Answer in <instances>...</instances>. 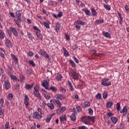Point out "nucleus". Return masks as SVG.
Returning a JSON list of instances; mask_svg holds the SVG:
<instances>
[{
    "mask_svg": "<svg viewBox=\"0 0 129 129\" xmlns=\"http://www.w3.org/2000/svg\"><path fill=\"white\" fill-rule=\"evenodd\" d=\"M28 55L29 56V57H33L34 56V53L32 51H29L28 52Z\"/></svg>",
    "mask_w": 129,
    "mask_h": 129,
    "instance_id": "4d7b16f0",
    "label": "nucleus"
},
{
    "mask_svg": "<svg viewBox=\"0 0 129 129\" xmlns=\"http://www.w3.org/2000/svg\"><path fill=\"white\" fill-rule=\"evenodd\" d=\"M101 84L103 86H109L111 85V82L109 81V78H103L102 79Z\"/></svg>",
    "mask_w": 129,
    "mask_h": 129,
    "instance_id": "1a4fd4ad",
    "label": "nucleus"
},
{
    "mask_svg": "<svg viewBox=\"0 0 129 129\" xmlns=\"http://www.w3.org/2000/svg\"><path fill=\"white\" fill-rule=\"evenodd\" d=\"M42 109L40 108H38L37 111L34 112L33 113L32 117L33 118H35V119H38V120L40 119H42Z\"/></svg>",
    "mask_w": 129,
    "mask_h": 129,
    "instance_id": "20e7f679",
    "label": "nucleus"
},
{
    "mask_svg": "<svg viewBox=\"0 0 129 129\" xmlns=\"http://www.w3.org/2000/svg\"><path fill=\"white\" fill-rule=\"evenodd\" d=\"M13 97H14V95H13V94H8L7 96V98L8 100H12V99H13Z\"/></svg>",
    "mask_w": 129,
    "mask_h": 129,
    "instance_id": "2f4dec72",
    "label": "nucleus"
},
{
    "mask_svg": "<svg viewBox=\"0 0 129 129\" xmlns=\"http://www.w3.org/2000/svg\"><path fill=\"white\" fill-rule=\"evenodd\" d=\"M5 129H11V127H10V122H9V121L6 122Z\"/></svg>",
    "mask_w": 129,
    "mask_h": 129,
    "instance_id": "58836bf2",
    "label": "nucleus"
},
{
    "mask_svg": "<svg viewBox=\"0 0 129 129\" xmlns=\"http://www.w3.org/2000/svg\"><path fill=\"white\" fill-rule=\"evenodd\" d=\"M47 106H48L50 109H54L55 108V106H54L52 103H48Z\"/></svg>",
    "mask_w": 129,
    "mask_h": 129,
    "instance_id": "ea45409f",
    "label": "nucleus"
},
{
    "mask_svg": "<svg viewBox=\"0 0 129 129\" xmlns=\"http://www.w3.org/2000/svg\"><path fill=\"white\" fill-rule=\"evenodd\" d=\"M0 38L1 39H4L5 38V33H4V31L0 29Z\"/></svg>",
    "mask_w": 129,
    "mask_h": 129,
    "instance_id": "72a5a7b5",
    "label": "nucleus"
},
{
    "mask_svg": "<svg viewBox=\"0 0 129 129\" xmlns=\"http://www.w3.org/2000/svg\"><path fill=\"white\" fill-rule=\"evenodd\" d=\"M16 16L17 19H14V21L18 26L21 27L20 22H22V19L21 18V17H22V11L21 10H18L16 13Z\"/></svg>",
    "mask_w": 129,
    "mask_h": 129,
    "instance_id": "f03ea898",
    "label": "nucleus"
},
{
    "mask_svg": "<svg viewBox=\"0 0 129 129\" xmlns=\"http://www.w3.org/2000/svg\"><path fill=\"white\" fill-rule=\"evenodd\" d=\"M27 35L28 38H29L30 40H33L34 39V37H33V34H32V33L28 32Z\"/></svg>",
    "mask_w": 129,
    "mask_h": 129,
    "instance_id": "a19ab883",
    "label": "nucleus"
},
{
    "mask_svg": "<svg viewBox=\"0 0 129 129\" xmlns=\"http://www.w3.org/2000/svg\"><path fill=\"white\" fill-rule=\"evenodd\" d=\"M5 45L8 48H12L13 47V44L10 39H7L5 40Z\"/></svg>",
    "mask_w": 129,
    "mask_h": 129,
    "instance_id": "a211bd4d",
    "label": "nucleus"
},
{
    "mask_svg": "<svg viewBox=\"0 0 129 129\" xmlns=\"http://www.w3.org/2000/svg\"><path fill=\"white\" fill-rule=\"evenodd\" d=\"M103 20H97L95 22V25H99L100 24H103Z\"/></svg>",
    "mask_w": 129,
    "mask_h": 129,
    "instance_id": "4c0bfd02",
    "label": "nucleus"
},
{
    "mask_svg": "<svg viewBox=\"0 0 129 129\" xmlns=\"http://www.w3.org/2000/svg\"><path fill=\"white\" fill-rule=\"evenodd\" d=\"M40 89V86L36 85L34 87L33 95L35 96L36 97L38 98L40 100H42V96L39 92Z\"/></svg>",
    "mask_w": 129,
    "mask_h": 129,
    "instance_id": "7ed1b4c3",
    "label": "nucleus"
},
{
    "mask_svg": "<svg viewBox=\"0 0 129 129\" xmlns=\"http://www.w3.org/2000/svg\"><path fill=\"white\" fill-rule=\"evenodd\" d=\"M10 77L12 80H18V78H17V76L14 75H10Z\"/></svg>",
    "mask_w": 129,
    "mask_h": 129,
    "instance_id": "7c9ffc66",
    "label": "nucleus"
},
{
    "mask_svg": "<svg viewBox=\"0 0 129 129\" xmlns=\"http://www.w3.org/2000/svg\"><path fill=\"white\" fill-rule=\"evenodd\" d=\"M76 25H81L82 26H85V22L82 21H77L75 22Z\"/></svg>",
    "mask_w": 129,
    "mask_h": 129,
    "instance_id": "a878e982",
    "label": "nucleus"
},
{
    "mask_svg": "<svg viewBox=\"0 0 129 129\" xmlns=\"http://www.w3.org/2000/svg\"><path fill=\"white\" fill-rule=\"evenodd\" d=\"M24 104L27 109H30V99L28 95H25L24 96Z\"/></svg>",
    "mask_w": 129,
    "mask_h": 129,
    "instance_id": "6e6552de",
    "label": "nucleus"
},
{
    "mask_svg": "<svg viewBox=\"0 0 129 129\" xmlns=\"http://www.w3.org/2000/svg\"><path fill=\"white\" fill-rule=\"evenodd\" d=\"M55 98L58 99V100H64V99H66V96L60 94H56L55 95Z\"/></svg>",
    "mask_w": 129,
    "mask_h": 129,
    "instance_id": "4468645a",
    "label": "nucleus"
},
{
    "mask_svg": "<svg viewBox=\"0 0 129 129\" xmlns=\"http://www.w3.org/2000/svg\"><path fill=\"white\" fill-rule=\"evenodd\" d=\"M83 11L85 13V14L87 16H90L91 15V12H90V11H89L88 9H83Z\"/></svg>",
    "mask_w": 129,
    "mask_h": 129,
    "instance_id": "393cba45",
    "label": "nucleus"
},
{
    "mask_svg": "<svg viewBox=\"0 0 129 129\" xmlns=\"http://www.w3.org/2000/svg\"><path fill=\"white\" fill-rule=\"evenodd\" d=\"M112 105H113V103L112 102L108 101L106 103V108H111Z\"/></svg>",
    "mask_w": 129,
    "mask_h": 129,
    "instance_id": "b1692460",
    "label": "nucleus"
},
{
    "mask_svg": "<svg viewBox=\"0 0 129 129\" xmlns=\"http://www.w3.org/2000/svg\"><path fill=\"white\" fill-rule=\"evenodd\" d=\"M65 37L66 40H68V41H70V36H69L68 34H65Z\"/></svg>",
    "mask_w": 129,
    "mask_h": 129,
    "instance_id": "6e6d98bb",
    "label": "nucleus"
},
{
    "mask_svg": "<svg viewBox=\"0 0 129 129\" xmlns=\"http://www.w3.org/2000/svg\"><path fill=\"white\" fill-rule=\"evenodd\" d=\"M76 107L78 111H81V108L80 106H77Z\"/></svg>",
    "mask_w": 129,
    "mask_h": 129,
    "instance_id": "774afa93",
    "label": "nucleus"
},
{
    "mask_svg": "<svg viewBox=\"0 0 129 129\" xmlns=\"http://www.w3.org/2000/svg\"><path fill=\"white\" fill-rule=\"evenodd\" d=\"M62 78H63V77L61 74H58L56 77V79L57 80V81H61V80H62Z\"/></svg>",
    "mask_w": 129,
    "mask_h": 129,
    "instance_id": "c756f323",
    "label": "nucleus"
},
{
    "mask_svg": "<svg viewBox=\"0 0 129 129\" xmlns=\"http://www.w3.org/2000/svg\"><path fill=\"white\" fill-rule=\"evenodd\" d=\"M96 99H98L99 100H101V99L102 98V97H101V94L100 93H98L96 95Z\"/></svg>",
    "mask_w": 129,
    "mask_h": 129,
    "instance_id": "f704fd0d",
    "label": "nucleus"
},
{
    "mask_svg": "<svg viewBox=\"0 0 129 129\" xmlns=\"http://www.w3.org/2000/svg\"><path fill=\"white\" fill-rule=\"evenodd\" d=\"M55 103L56 104H57V105H58L59 107H61V106H62V103H61V102L59 100H56L55 101Z\"/></svg>",
    "mask_w": 129,
    "mask_h": 129,
    "instance_id": "37998d69",
    "label": "nucleus"
},
{
    "mask_svg": "<svg viewBox=\"0 0 129 129\" xmlns=\"http://www.w3.org/2000/svg\"><path fill=\"white\" fill-rule=\"evenodd\" d=\"M78 129H87V128H86V126H79L78 127Z\"/></svg>",
    "mask_w": 129,
    "mask_h": 129,
    "instance_id": "052dcab7",
    "label": "nucleus"
},
{
    "mask_svg": "<svg viewBox=\"0 0 129 129\" xmlns=\"http://www.w3.org/2000/svg\"><path fill=\"white\" fill-rule=\"evenodd\" d=\"M111 120L113 123L115 124L117 121H118V118L116 117L113 116L111 117Z\"/></svg>",
    "mask_w": 129,
    "mask_h": 129,
    "instance_id": "412c9836",
    "label": "nucleus"
},
{
    "mask_svg": "<svg viewBox=\"0 0 129 129\" xmlns=\"http://www.w3.org/2000/svg\"><path fill=\"white\" fill-rule=\"evenodd\" d=\"M89 114L90 115H93V110H92V108H89Z\"/></svg>",
    "mask_w": 129,
    "mask_h": 129,
    "instance_id": "5fc2aeb1",
    "label": "nucleus"
},
{
    "mask_svg": "<svg viewBox=\"0 0 129 129\" xmlns=\"http://www.w3.org/2000/svg\"><path fill=\"white\" fill-rule=\"evenodd\" d=\"M70 118L73 121H75L76 120V115H75V113H73L72 115H71Z\"/></svg>",
    "mask_w": 129,
    "mask_h": 129,
    "instance_id": "cd10ccee",
    "label": "nucleus"
},
{
    "mask_svg": "<svg viewBox=\"0 0 129 129\" xmlns=\"http://www.w3.org/2000/svg\"><path fill=\"white\" fill-rule=\"evenodd\" d=\"M62 16H63V13H62L61 12H59L57 14V17L58 18H61V17H62Z\"/></svg>",
    "mask_w": 129,
    "mask_h": 129,
    "instance_id": "13d9d810",
    "label": "nucleus"
},
{
    "mask_svg": "<svg viewBox=\"0 0 129 129\" xmlns=\"http://www.w3.org/2000/svg\"><path fill=\"white\" fill-rule=\"evenodd\" d=\"M74 60L76 61V63H77V64H78L79 63V60H78V59H77V58L75 57Z\"/></svg>",
    "mask_w": 129,
    "mask_h": 129,
    "instance_id": "338daca9",
    "label": "nucleus"
},
{
    "mask_svg": "<svg viewBox=\"0 0 129 129\" xmlns=\"http://www.w3.org/2000/svg\"><path fill=\"white\" fill-rule=\"evenodd\" d=\"M103 7L104 8H105V10H107V11H110V10H111V8H110V6L104 4Z\"/></svg>",
    "mask_w": 129,
    "mask_h": 129,
    "instance_id": "e433bc0d",
    "label": "nucleus"
},
{
    "mask_svg": "<svg viewBox=\"0 0 129 129\" xmlns=\"http://www.w3.org/2000/svg\"><path fill=\"white\" fill-rule=\"evenodd\" d=\"M42 92H43V94L44 95L45 98L46 99H50L51 98V96H50V94L49 93L47 92L46 90H44V89H42Z\"/></svg>",
    "mask_w": 129,
    "mask_h": 129,
    "instance_id": "2eb2a0df",
    "label": "nucleus"
},
{
    "mask_svg": "<svg viewBox=\"0 0 129 129\" xmlns=\"http://www.w3.org/2000/svg\"><path fill=\"white\" fill-rule=\"evenodd\" d=\"M5 88L6 90H9L11 88V83L9 80H6L5 82Z\"/></svg>",
    "mask_w": 129,
    "mask_h": 129,
    "instance_id": "f3484780",
    "label": "nucleus"
},
{
    "mask_svg": "<svg viewBox=\"0 0 129 129\" xmlns=\"http://www.w3.org/2000/svg\"><path fill=\"white\" fill-rule=\"evenodd\" d=\"M0 115H3V116L5 115V110L3 108H0Z\"/></svg>",
    "mask_w": 129,
    "mask_h": 129,
    "instance_id": "09e8293b",
    "label": "nucleus"
},
{
    "mask_svg": "<svg viewBox=\"0 0 129 129\" xmlns=\"http://www.w3.org/2000/svg\"><path fill=\"white\" fill-rule=\"evenodd\" d=\"M59 91H60V92H62V93H65V92H66V89L60 87L59 88Z\"/></svg>",
    "mask_w": 129,
    "mask_h": 129,
    "instance_id": "de8ad7c7",
    "label": "nucleus"
},
{
    "mask_svg": "<svg viewBox=\"0 0 129 129\" xmlns=\"http://www.w3.org/2000/svg\"><path fill=\"white\" fill-rule=\"evenodd\" d=\"M66 109H67L66 106L59 107V108L56 110V113L57 114H61V113H63V112L66 110Z\"/></svg>",
    "mask_w": 129,
    "mask_h": 129,
    "instance_id": "9b49d317",
    "label": "nucleus"
},
{
    "mask_svg": "<svg viewBox=\"0 0 129 129\" xmlns=\"http://www.w3.org/2000/svg\"><path fill=\"white\" fill-rule=\"evenodd\" d=\"M50 90H52L53 92H56L57 90H58V89L57 88L54 87V86H51L49 88Z\"/></svg>",
    "mask_w": 129,
    "mask_h": 129,
    "instance_id": "c9c22d12",
    "label": "nucleus"
},
{
    "mask_svg": "<svg viewBox=\"0 0 129 129\" xmlns=\"http://www.w3.org/2000/svg\"><path fill=\"white\" fill-rule=\"evenodd\" d=\"M59 119L61 123H64L65 121H67L66 114H62L61 116L59 117Z\"/></svg>",
    "mask_w": 129,
    "mask_h": 129,
    "instance_id": "dca6fc26",
    "label": "nucleus"
},
{
    "mask_svg": "<svg viewBox=\"0 0 129 129\" xmlns=\"http://www.w3.org/2000/svg\"><path fill=\"white\" fill-rule=\"evenodd\" d=\"M107 92L105 91L103 92V98L104 99H106V98H107V96H108V94H107Z\"/></svg>",
    "mask_w": 129,
    "mask_h": 129,
    "instance_id": "79ce46f5",
    "label": "nucleus"
},
{
    "mask_svg": "<svg viewBox=\"0 0 129 129\" xmlns=\"http://www.w3.org/2000/svg\"><path fill=\"white\" fill-rule=\"evenodd\" d=\"M8 34L9 35L10 37L12 36V33L16 37H18L19 36V33H18V31L16 30V28L10 27L9 29H8Z\"/></svg>",
    "mask_w": 129,
    "mask_h": 129,
    "instance_id": "423d86ee",
    "label": "nucleus"
},
{
    "mask_svg": "<svg viewBox=\"0 0 129 129\" xmlns=\"http://www.w3.org/2000/svg\"><path fill=\"white\" fill-rule=\"evenodd\" d=\"M70 63L72 64L73 67H76V64H75V62L72 60H70Z\"/></svg>",
    "mask_w": 129,
    "mask_h": 129,
    "instance_id": "bf43d9fd",
    "label": "nucleus"
},
{
    "mask_svg": "<svg viewBox=\"0 0 129 129\" xmlns=\"http://www.w3.org/2000/svg\"><path fill=\"white\" fill-rule=\"evenodd\" d=\"M81 120L85 122V124H92L91 122L93 123L95 122V119H96V116H84L81 117Z\"/></svg>",
    "mask_w": 129,
    "mask_h": 129,
    "instance_id": "f257e3e1",
    "label": "nucleus"
},
{
    "mask_svg": "<svg viewBox=\"0 0 129 129\" xmlns=\"http://www.w3.org/2000/svg\"><path fill=\"white\" fill-rule=\"evenodd\" d=\"M20 80L18 79L17 81H18L19 82L20 81V82H23V81H24V79H25L24 76L22 75L20 76Z\"/></svg>",
    "mask_w": 129,
    "mask_h": 129,
    "instance_id": "49530a36",
    "label": "nucleus"
},
{
    "mask_svg": "<svg viewBox=\"0 0 129 129\" xmlns=\"http://www.w3.org/2000/svg\"><path fill=\"white\" fill-rule=\"evenodd\" d=\"M29 65L32 66V67H35V66H36V64L33 60H29Z\"/></svg>",
    "mask_w": 129,
    "mask_h": 129,
    "instance_id": "a18cd8bd",
    "label": "nucleus"
},
{
    "mask_svg": "<svg viewBox=\"0 0 129 129\" xmlns=\"http://www.w3.org/2000/svg\"><path fill=\"white\" fill-rule=\"evenodd\" d=\"M5 71H4L3 70V69L0 68V76L2 75V74H3V73H4Z\"/></svg>",
    "mask_w": 129,
    "mask_h": 129,
    "instance_id": "e2e57ef3",
    "label": "nucleus"
},
{
    "mask_svg": "<svg viewBox=\"0 0 129 129\" xmlns=\"http://www.w3.org/2000/svg\"><path fill=\"white\" fill-rule=\"evenodd\" d=\"M90 10L92 13V15H93L95 17H96V16H97V12L96 11V10H95V9H94V8L91 7L90 8Z\"/></svg>",
    "mask_w": 129,
    "mask_h": 129,
    "instance_id": "aec40b11",
    "label": "nucleus"
},
{
    "mask_svg": "<svg viewBox=\"0 0 129 129\" xmlns=\"http://www.w3.org/2000/svg\"><path fill=\"white\" fill-rule=\"evenodd\" d=\"M33 29L35 30V33L38 39L40 41H43V35L41 34V30L37 26H33Z\"/></svg>",
    "mask_w": 129,
    "mask_h": 129,
    "instance_id": "0eeeda50",
    "label": "nucleus"
},
{
    "mask_svg": "<svg viewBox=\"0 0 129 129\" xmlns=\"http://www.w3.org/2000/svg\"><path fill=\"white\" fill-rule=\"evenodd\" d=\"M55 114H56V113H53L52 114H50L48 115L52 118V117H53Z\"/></svg>",
    "mask_w": 129,
    "mask_h": 129,
    "instance_id": "69168bd1",
    "label": "nucleus"
},
{
    "mask_svg": "<svg viewBox=\"0 0 129 129\" xmlns=\"http://www.w3.org/2000/svg\"><path fill=\"white\" fill-rule=\"evenodd\" d=\"M50 82V80H44L43 82L42 83V87H44L45 89H47V90H49V87L50 86V85L49 84Z\"/></svg>",
    "mask_w": 129,
    "mask_h": 129,
    "instance_id": "9d476101",
    "label": "nucleus"
},
{
    "mask_svg": "<svg viewBox=\"0 0 129 129\" xmlns=\"http://www.w3.org/2000/svg\"><path fill=\"white\" fill-rule=\"evenodd\" d=\"M4 98H2L0 100V108H2V107H3V106H4Z\"/></svg>",
    "mask_w": 129,
    "mask_h": 129,
    "instance_id": "3c124183",
    "label": "nucleus"
},
{
    "mask_svg": "<svg viewBox=\"0 0 129 129\" xmlns=\"http://www.w3.org/2000/svg\"><path fill=\"white\" fill-rule=\"evenodd\" d=\"M44 26L46 29H50V22H43Z\"/></svg>",
    "mask_w": 129,
    "mask_h": 129,
    "instance_id": "bb28decb",
    "label": "nucleus"
},
{
    "mask_svg": "<svg viewBox=\"0 0 129 129\" xmlns=\"http://www.w3.org/2000/svg\"><path fill=\"white\" fill-rule=\"evenodd\" d=\"M5 80H6V77L5 76V75H2V81H5Z\"/></svg>",
    "mask_w": 129,
    "mask_h": 129,
    "instance_id": "0e129e2a",
    "label": "nucleus"
},
{
    "mask_svg": "<svg viewBox=\"0 0 129 129\" xmlns=\"http://www.w3.org/2000/svg\"><path fill=\"white\" fill-rule=\"evenodd\" d=\"M102 34L104 37H105L106 38H109L110 39L111 38V35H110V34L108 32L103 31Z\"/></svg>",
    "mask_w": 129,
    "mask_h": 129,
    "instance_id": "5701e85b",
    "label": "nucleus"
},
{
    "mask_svg": "<svg viewBox=\"0 0 129 129\" xmlns=\"http://www.w3.org/2000/svg\"><path fill=\"white\" fill-rule=\"evenodd\" d=\"M116 109L117 111H119V110H120V103L119 102L116 104Z\"/></svg>",
    "mask_w": 129,
    "mask_h": 129,
    "instance_id": "603ef678",
    "label": "nucleus"
},
{
    "mask_svg": "<svg viewBox=\"0 0 129 129\" xmlns=\"http://www.w3.org/2000/svg\"><path fill=\"white\" fill-rule=\"evenodd\" d=\"M0 56L3 58V59H5L6 57H5V54L2 52H0Z\"/></svg>",
    "mask_w": 129,
    "mask_h": 129,
    "instance_id": "680f3d73",
    "label": "nucleus"
},
{
    "mask_svg": "<svg viewBox=\"0 0 129 129\" xmlns=\"http://www.w3.org/2000/svg\"><path fill=\"white\" fill-rule=\"evenodd\" d=\"M39 54L40 55H41V56H43L45 59H49L50 56H49V54L47 53V52H46L45 50L43 49H40L39 50Z\"/></svg>",
    "mask_w": 129,
    "mask_h": 129,
    "instance_id": "ddd939ff",
    "label": "nucleus"
},
{
    "mask_svg": "<svg viewBox=\"0 0 129 129\" xmlns=\"http://www.w3.org/2000/svg\"><path fill=\"white\" fill-rule=\"evenodd\" d=\"M128 107L125 106L123 107V109L120 110V113H122L123 116H125L127 114V111H128Z\"/></svg>",
    "mask_w": 129,
    "mask_h": 129,
    "instance_id": "f8f14e48",
    "label": "nucleus"
},
{
    "mask_svg": "<svg viewBox=\"0 0 129 129\" xmlns=\"http://www.w3.org/2000/svg\"><path fill=\"white\" fill-rule=\"evenodd\" d=\"M83 107L85 108H87L90 106V102L88 101H86L82 104Z\"/></svg>",
    "mask_w": 129,
    "mask_h": 129,
    "instance_id": "6ab92c4d",
    "label": "nucleus"
},
{
    "mask_svg": "<svg viewBox=\"0 0 129 129\" xmlns=\"http://www.w3.org/2000/svg\"><path fill=\"white\" fill-rule=\"evenodd\" d=\"M124 9L125 10V13L129 14V6L128 5H125L124 7Z\"/></svg>",
    "mask_w": 129,
    "mask_h": 129,
    "instance_id": "c03bdc74",
    "label": "nucleus"
},
{
    "mask_svg": "<svg viewBox=\"0 0 129 129\" xmlns=\"http://www.w3.org/2000/svg\"><path fill=\"white\" fill-rule=\"evenodd\" d=\"M63 51H64L63 55L65 57H69V52L67 51V49H66V48L63 47L62 48Z\"/></svg>",
    "mask_w": 129,
    "mask_h": 129,
    "instance_id": "4be33fe9",
    "label": "nucleus"
},
{
    "mask_svg": "<svg viewBox=\"0 0 129 129\" xmlns=\"http://www.w3.org/2000/svg\"><path fill=\"white\" fill-rule=\"evenodd\" d=\"M51 119H52V118L48 115L46 119V122L48 123V122H50Z\"/></svg>",
    "mask_w": 129,
    "mask_h": 129,
    "instance_id": "864d4df0",
    "label": "nucleus"
},
{
    "mask_svg": "<svg viewBox=\"0 0 129 129\" xmlns=\"http://www.w3.org/2000/svg\"><path fill=\"white\" fill-rule=\"evenodd\" d=\"M68 84L69 86V88L71 91H74V88H73V86H72V83L70 81H68Z\"/></svg>",
    "mask_w": 129,
    "mask_h": 129,
    "instance_id": "c85d7f7f",
    "label": "nucleus"
},
{
    "mask_svg": "<svg viewBox=\"0 0 129 129\" xmlns=\"http://www.w3.org/2000/svg\"><path fill=\"white\" fill-rule=\"evenodd\" d=\"M11 57H12V58H13V59L14 60V61H16V62H18V58H17V57L16 56V55H15L14 54H11Z\"/></svg>",
    "mask_w": 129,
    "mask_h": 129,
    "instance_id": "8fccbe9b",
    "label": "nucleus"
},
{
    "mask_svg": "<svg viewBox=\"0 0 129 129\" xmlns=\"http://www.w3.org/2000/svg\"><path fill=\"white\" fill-rule=\"evenodd\" d=\"M33 86H34V84H32V85L26 84L25 85V88L26 89H31V88H33Z\"/></svg>",
    "mask_w": 129,
    "mask_h": 129,
    "instance_id": "473e14b6",
    "label": "nucleus"
},
{
    "mask_svg": "<svg viewBox=\"0 0 129 129\" xmlns=\"http://www.w3.org/2000/svg\"><path fill=\"white\" fill-rule=\"evenodd\" d=\"M69 74L70 76L74 80H78L79 79V74L77 73L76 71L72 70L69 72Z\"/></svg>",
    "mask_w": 129,
    "mask_h": 129,
    "instance_id": "39448f33",
    "label": "nucleus"
}]
</instances>
